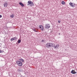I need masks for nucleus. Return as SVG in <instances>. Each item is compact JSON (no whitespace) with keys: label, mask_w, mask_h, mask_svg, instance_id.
Segmentation results:
<instances>
[{"label":"nucleus","mask_w":77,"mask_h":77,"mask_svg":"<svg viewBox=\"0 0 77 77\" xmlns=\"http://www.w3.org/2000/svg\"><path fill=\"white\" fill-rule=\"evenodd\" d=\"M28 4H27V5L29 6V5L30 6H33L35 5L31 1H28Z\"/></svg>","instance_id":"f257e3e1"},{"label":"nucleus","mask_w":77,"mask_h":77,"mask_svg":"<svg viewBox=\"0 0 77 77\" xmlns=\"http://www.w3.org/2000/svg\"><path fill=\"white\" fill-rule=\"evenodd\" d=\"M16 63L18 65L20 66H21L23 65V63H22L19 61H17Z\"/></svg>","instance_id":"f03ea898"},{"label":"nucleus","mask_w":77,"mask_h":77,"mask_svg":"<svg viewBox=\"0 0 77 77\" xmlns=\"http://www.w3.org/2000/svg\"><path fill=\"white\" fill-rule=\"evenodd\" d=\"M51 43H49L47 44L46 45V47L47 48H50V47H51Z\"/></svg>","instance_id":"7ed1b4c3"},{"label":"nucleus","mask_w":77,"mask_h":77,"mask_svg":"<svg viewBox=\"0 0 77 77\" xmlns=\"http://www.w3.org/2000/svg\"><path fill=\"white\" fill-rule=\"evenodd\" d=\"M50 27V26L49 25L46 24L45 26V29H48Z\"/></svg>","instance_id":"20e7f679"},{"label":"nucleus","mask_w":77,"mask_h":77,"mask_svg":"<svg viewBox=\"0 0 77 77\" xmlns=\"http://www.w3.org/2000/svg\"><path fill=\"white\" fill-rule=\"evenodd\" d=\"M69 5L71 7L74 8V7H75V4H73L71 2H70L69 3Z\"/></svg>","instance_id":"39448f33"},{"label":"nucleus","mask_w":77,"mask_h":77,"mask_svg":"<svg viewBox=\"0 0 77 77\" xmlns=\"http://www.w3.org/2000/svg\"><path fill=\"white\" fill-rule=\"evenodd\" d=\"M59 46V45H56L54 46V48H55V49H57V48H58Z\"/></svg>","instance_id":"423d86ee"},{"label":"nucleus","mask_w":77,"mask_h":77,"mask_svg":"<svg viewBox=\"0 0 77 77\" xmlns=\"http://www.w3.org/2000/svg\"><path fill=\"white\" fill-rule=\"evenodd\" d=\"M39 27L40 28H42V29H41V30L42 31H43L44 30V27H43V26H42V25H39Z\"/></svg>","instance_id":"0eeeda50"},{"label":"nucleus","mask_w":77,"mask_h":77,"mask_svg":"<svg viewBox=\"0 0 77 77\" xmlns=\"http://www.w3.org/2000/svg\"><path fill=\"white\" fill-rule=\"evenodd\" d=\"M71 73H72V74H76V72H75V71H74V70H72L71 71Z\"/></svg>","instance_id":"6e6552de"},{"label":"nucleus","mask_w":77,"mask_h":77,"mask_svg":"<svg viewBox=\"0 0 77 77\" xmlns=\"http://www.w3.org/2000/svg\"><path fill=\"white\" fill-rule=\"evenodd\" d=\"M19 61H20V62L22 63L24 62V60L22 59H20L19 60Z\"/></svg>","instance_id":"1a4fd4ad"},{"label":"nucleus","mask_w":77,"mask_h":77,"mask_svg":"<svg viewBox=\"0 0 77 77\" xmlns=\"http://www.w3.org/2000/svg\"><path fill=\"white\" fill-rule=\"evenodd\" d=\"M19 4L20 5H21L22 7H24V4H23L22 3L20 2Z\"/></svg>","instance_id":"9d476101"},{"label":"nucleus","mask_w":77,"mask_h":77,"mask_svg":"<svg viewBox=\"0 0 77 77\" xmlns=\"http://www.w3.org/2000/svg\"><path fill=\"white\" fill-rule=\"evenodd\" d=\"M4 7H7V6H8V3H5L4 4Z\"/></svg>","instance_id":"9b49d317"},{"label":"nucleus","mask_w":77,"mask_h":77,"mask_svg":"<svg viewBox=\"0 0 77 77\" xmlns=\"http://www.w3.org/2000/svg\"><path fill=\"white\" fill-rule=\"evenodd\" d=\"M51 47H54V46L55 45V44H54L51 43Z\"/></svg>","instance_id":"f8f14e48"},{"label":"nucleus","mask_w":77,"mask_h":77,"mask_svg":"<svg viewBox=\"0 0 77 77\" xmlns=\"http://www.w3.org/2000/svg\"><path fill=\"white\" fill-rule=\"evenodd\" d=\"M18 71H19V72H22L23 70L21 69H18Z\"/></svg>","instance_id":"ddd939ff"},{"label":"nucleus","mask_w":77,"mask_h":77,"mask_svg":"<svg viewBox=\"0 0 77 77\" xmlns=\"http://www.w3.org/2000/svg\"><path fill=\"white\" fill-rule=\"evenodd\" d=\"M33 30V31H34V32H38V31L37 30H36V29H32Z\"/></svg>","instance_id":"4468645a"},{"label":"nucleus","mask_w":77,"mask_h":77,"mask_svg":"<svg viewBox=\"0 0 77 77\" xmlns=\"http://www.w3.org/2000/svg\"><path fill=\"white\" fill-rule=\"evenodd\" d=\"M21 40L19 39V40H18V44H20V43L21 42Z\"/></svg>","instance_id":"2eb2a0df"},{"label":"nucleus","mask_w":77,"mask_h":77,"mask_svg":"<svg viewBox=\"0 0 77 77\" xmlns=\"http://www.w3.org/2000/svg\"><path fill=\"white\" fill-rule=\"evenodd\" d=\"M10 17H11V18H14V15L13 14L12 15H11V16H10Z\"/></svg>","instance_id":"dca6fc26"},{"label":"nucleus","mask_w":77,"mask_h":77,"mask_svg":"<svg viewBox=\"0 0 77 77\" xmlns=\"http://www.w3.org/2000/svg\"><path fill=\"white\" fill-rule=\"evenodd\" d=\"M62 5H65V2H64V1H62Z\"/></svg>","instance_id":"f3484780"},{"label":"nucleus","mask_w":77,"mask_h":77,"mask_svg":"<svg viewBox=\"0 0 77 77\" xmlns=\"http://www.w3.org/2000/svg\"><path fill=\"white\" fill-rule=\"evenodd\" d=\"M13 38V39L14 40H16V39H17V37H14V38Z\"/></svg>","instance_id":"a211bd4d"},{"label":"nucleus","mask_w":77,"mask_h":77,"mask_svg":"<svg viewBox=\"0 0 77 77\" xmlns=\"http://www.w3.org/2000/svg\"><path fill=\"white\" fill-rule=\"evenodd\" d=\"M14 38H11V39H10V41H14Z\"/></svg>","instance_id":"6ab92c4d"},{"label":"nucleus","mask_w":77,"mask_h":77,"mask_svg":"<svg viewBox=\"0 0 77 77\" xmlns=\"http://www.w3.org/2000/svg\"><path fill=\"white\" fill-rule=\"evenodd\" d=\"M60 20H58V23H60Z\"/></svg>","instance_id":"aec40b11"},{"label":"nucleus","mask_w":77,"mask_h":77,"mask_svg":"<svg viewBox=\"0 0 77 77\" xmlns=\"http://www.w3.org/2000/svg\"><path fill=\"white\" fill-rule=\"evenodd\" d=\"M2 15H0V18H2Z\"/></svg>","instance_id":"412c9836"},{"label":"nucleus","mask_w":77,"mask_h":77,"mask_svg":"<svg viewBox=\"0 0 77 77\" xmlns=\"http://www.w3.org/2000/svg\"><path fill=\"white\" fill-rule=\"evenodd\" d=\"M42 42H44V40H42Z\"/></svg>","instance_id":"4be33fe9"},{"label":"nucleus","mask_w":77,"mask_h":77,"mask_svg":"<svg viewBox=\"0 0 77 77\" xmlns=\"http://www.w3.org/2000/svg\"><path fill=\"white\" fill-rule=\"evenodd\" d=\"M0 53H2V51L1 50H0Z\"/></svg>","instance_id":"5701e85b"},{"label":"nucleus","mask_w":77,"mask_h":77,"mask_svg":"<svg viewBox=\"0 0 77 77\" xmlns=\"http://www.w3.org/2000/svg\"><path fill=\"white\" fill-rule=\"evenodd\" d=\"M58 34L59 35H60V33H59Z\"/></svg>","instance_id":"b1692460"}]
</instances>
